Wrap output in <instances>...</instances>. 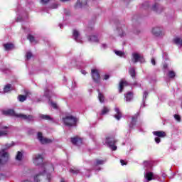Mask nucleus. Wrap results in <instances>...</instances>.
<instances>
[{
    "label": "nucleus",
    "instance_id": "obj_1",
    "mask_svg": "<svg viewBox=\"0 0 182 182\" xmlns=\"http://www.w3.org/2000/svg\"><path fill=\"white\" fill-rule=\"evenodd\" d=\"M3 113L6 115L15 116L16 117H18L19 119H22L23 120H26V122H33V116L26 115L25 114H16L13 109H8L6 111H4Z\"/></svg>",
    "mask_w": 182,
    "mask_h": 182
},
{
    "label": "nucleus",
    "instance_id": "obj_2",
    "mask_svg": "<svg viewBox=\"0 0 182 182\" xmlns=\"http://www.w3.org/2000/svg\"><path fill=\"white\" fill-rule=\"evenodd\" d=\"M50 181V174L43 173H38L34 177L35 182H49Z\"/></svg>",
    "mask_w": 182,
    "mask_h": 182
},
{
    "label": "nucleus",
    "instance_id": "obj_3",
    "mask_svg": "<svg viewBox=\"0 0 182 182\" xmlns=\"http://www.w3.org/2000/svg\"><path fill=\"white\" fill-rule=\"evenodd\" d=\"M117 32L118 36L120 38H124L127 35V26L124 24H119L117 28Z\"/></svg>",
    "mask_w": 182,
    "mask_h": 182
},
{
    "label": "nucleus",
    "instance_id": "obj_4",
    "mask_svg": "<svg viewBox=\"0 0 182 182\" xmlns=\"http://www.w3.org/2000/svg\"><path fill=\"white\" fill-rule=\"evenodd\" d=\"M6 149H2L0 151V166H2L7 163L9 159V154L5 151Z\"/></svg>",
    "mask_w": 182,
    "mask_h": 182
},
{
    "label": "nucleus",
    "instance_id": "obj_5",
    "mask_svg": "<svg viewBox=\"0 0 182 182\" xmlns=\"http://www.w3.org/2000/svg\"><path fill=\"white\" fill-rule=\"evenodd\" d=\"M63 122L65 126H75L76 124V122H77V119L73 116H68L65 118H63Z\"/></svg>",
    "mask_w": 182,
    "mask_h": 182
},
{
    "label": "nucleus",
    "instance_id": "obj_6",
    "mask_svg": "<svg viewBox=\"0 0 182 182\" xmlns=\"http://www.w3.org/2000/svg\"><path fill=\"white\" fill-rule=\"evenodd\" d=\"M151 33L154 36H156L157 38L164 36V31H163V28L158 26L152 28Z\"/></svg>",
    "mask_w": 182,
    "mask_h": 182
},
{
    "label": "nucleus",
    "instance_id": "obj_7",
    "mask_svg": "<svg viewBox=\"0 0 182 182\" xmlns=\"http://www.w3.org/2000/svg\"><path fill=\"white\" fill-rule=\"evenodd\" d=\"M117 141L114 140V138L112 137H107L105 143L107 146H109L112 150L116 151L117 150V146H114Z\"/></svg>",
    "mask_w": 182,
    "mask_h": 182
},
{
    "label": "nucleus",
    "instance_id": "obj_8",
    "mask_svg": "<svg viewBox=\"0 0 182 182\" xmlns=\"http://www.w3.org/2000/svg\"><path fill=\"white\" fill-rule=\"evenodd\" d=\"M33 164L41 166L43 163V156L41 154H35L33 157Z\"/></svg>",
    "mask_w": 182,
    "mask_h": 182
},
{
    "label": "nucleus",
    "instance_id": "obj_9",
    "mask_svg": "<svg viewBox=\"0 0 182 182\" xmlns=\"http://www.w3.org/2000/svg\"><path fill=\"white\" fill-rule=\"evenodd\" d=\"M92 78L95 83H100V74H99V70L93 69L91 70Z\"/></svg>",
    "mask_w": 182,
    "mask_h": 182
},
{
    "label": "nucleus",
    "instance_id": "obj_10",
    "mask_svg": "<svg viewBox=\"0 0 182 182\" xmlns=\"http://www.w3.org/2000/svg\"><path fill=\"white\" fill-rule=\"evenodd\" d=\"M132 62L134 63H137V62H140L141 63H144V58H143V56L140 55L138 53H133Z\"/></svg>",
    "mask_w": 182,
    "mask_h": 182
},
{
    "label": "nucleus",
    "instance_id": "obj_11",
    "mask_svg": "<svg viewBox=\"0 0 182 182\" xmlns=\"http://www.w3.org/2000/svg\"><path fill=\"white\" fill-rule=\"evenodd\" d=\"M37 139L39 140L40 143H42V144L52 142V140L46 139V138H43V135H42L41 132H38L37 134Z\"/></svg>",
    "mask_w": 182,
    "mask_h": 182
},
{
    "label": "nucleus",
    "instance_id": "obj_12",
    "mask_svg": "<svg viewBox=\"0 0 182 182\" xmlns=\"http://www.w3.org/2000/svg\"><path fill=\"white\" fill-rule=\"evenodd\" d=\"M73 38L76 42H78V43H82V38H80V34L77 30H73Z\"/></svg>",
    "mask_w": 182,
    "mask_h": 182
},
{
    "label": "nucleus",
    "instance_id": "obj_13",
    "mask_svg": "<svg viewBox=\"0 0 182 182\" xmlns=\"http://www.w3.org/2000/svg\"><path fill=\"white\" fill-rule=\"evenodd\" d=\"M144 178H146V181H151V180H154V174L153 172L146 171L144 173Z\"/></svg>",
    "mask_w": 182,
    "mask_h": 182
},
{
    "label": "nucleus",
    "instance_id": "obj_14",
    "mask_svg": "<svg viewBox=\"0 0 182 182\" xmlns=\"http://www.w3.org/2000/svg\"><path fill=\"white\" fill-rule=\"evenodd\" d=\"M153 134H154V136H156V137H159V138L166 137V132H164L163 131L153 132Z\"/></svg>",
    "mask_w": 182,
    "mask_h": 182
},
{
    "label": "nucleus",
    "instance_id": "obj_15",
    "mask_svg": "<svg viewBox=\"0 0 182 182\" xmlns=\"http://www.w3.org/2000/svg\"><path fill=\"white\" fill-rule=\"evenodd\" d=\"M71 142L73 144H75V146H80L82 144V139L79 137H74L71 139Z\"/></svg>",
    "mask_w": 182,
    "mask_h": 182
},
{
    "label": "nucleus",
    "instance_id": "obj_16",
    "mask_svg": "<svg viewBox=\"0 0 182 182\" xmlns=\"http://www.w3.org/2000/svg\"><path fill=\"white\" fill-rule=\"evenodd\" d=\"M116 114L114 115V117L117 119V120H120L122 119V112L118 107L114 108Z\"/></svg>",
    "mask_w": 182,
    "mask_h": 182
},
{
    "label": "nucleus",
    "instance_id": "obj_17",
    "mask_svg": "<svg viewBox=\"0 0 182 182\" xmlns=\"http://www.w3.org/2000/svg\"><path fill=\"white\" fill-rule=\"evenodd\" d=\"M124 86H127V82L124 80H121L119 85V92L122 93L123 92V89Z\"/></svg>",
    "mask_w": 182,
    "mask_h": 182
},
{
    "label": "nucleus",
    "instance_id": "obj_18",
    "mask_svg": "<svg viewBox=\"0 0 182 182\" xmlns=\"http://www.w3.org/2000/svg\"><path fill=\"white\" fill-rule=\"evenodd\" d=\"M139 117V114H136L132 119L131 124H129L130 129H132L133 126L136 125V122H137V117Z\"/></svg>",
    "mask_w": 182,
    "mask_h": 182
},
{
    "label": "nucleus",
    "instance_id": "obj_19",
    "mask_svg": "<svg viewBox=\"0 0 182 182\" xmlns=\"http://www.w3.org/2000/svg\"><path fill=\"white\" fill-rule=\"evenodd\" d=\"M126 102H130L133 99V93L128 92L125 95Z\"/></svg>",
    "mask_w": 182,
    "mask_h": 182
},
{
    "label": "nucleus",
    "instance_id": "obj_20",
    "mask_svg": "<svg viewBox=\"0 0 182 182\" xmlns=\"http://www.w3.org/2000/svg\"><path fill=\"white\" fill-rule=\"evenodd\" d=\"M98 99L100 103H105V95L98 90Z\"/></svg>",
    "mask_w": 182,
    "mask_h": 182
},
{
    "label": "nucleus",
    "instance_id": "obj_21",
    "mask_svg": "<svg viewBox=\"0 0 182 182\" xmlns=\"http://www.w3.org/2000/svg\"><path fill=\"white\" fill-rule=\"evenodd\" d=\"M173 42L176 45H178V46H182V38L177 37L173 39Z\"/></svg>",
    "mask_w": 182,
    "mask_h": 182
},
{
    "label": "nucleus",
    "instance_id": "obj_22",
    "mask_svg": "<svg viewBox=\"0 0 182 182\" xmlns=\"http://www.w3.org/2000/svg\"><path fill=\"white\" fill-rule=\"evenodd\" d=\"M4 47L5 48V50H11V49H14V44L6 43V44H4Z\"/></svg>",
    "mask_w": 182,
    "mask_h": 182
},
{
    "label": "nucleus",
    "instance_id": "obj_23",
    "mask_svg": "<svg viewBox=\"0 0 182 182\" xmlns=\"http://www.w3.org/2000/svg\"><path fill=\"white\" fill-rule=\"evenodd\" d=\"M88 41L90 42H99V38L96 36H91L88 37Z\"/></svg>",
    "mask_w": 182,
    "mask_h": 182
},
{
    "label": "nucleus",
    "instance_id": "obj_24",
    "mask_svg": "<svg viewBox=\"0 0 182 182\" xmlns=\"http://www.w3.org/2000/svg\"><path fill=\"white\" fill-rule=\"evenodd\" d=\"M12 90V85L10 84L6 85L4 88V93H8L9 92H11Z\"/></svg>",
    "mask_w": 182,
    "mask_h": 182
},
{
    "label": "nucleus",
    "instance_id": "obj_25",
    "mask_svg": "<svg viewBox=\"0 0 182 182\" xmlns=\"http://www.w3.org/2000/svg\"><path fill=\"white\" fill-rule=\"evenodd\" d=\"M22 157H23V154H22V152L18 151L16 156V160H18V161H21V160H22Z\"/></svg>",
    "mask_w": 182,
    "mask_h": 182
},
{
    "label": "nucleus",
    "instance_id": "obj_26",
    "mask_svg": "<svg viewBox=\"0 0 182 182\" xmlns=\"http://www.w3.org/2000/svg\"><path fill=\"white\" fill-rule=\"evenodd\" d=\"M70 173H72L73 174H79V173H80V170L76 168H71L70 169Z\"/></svg>",
    "mask_w": 182,
    "mask_h": 182
},
{
    "label": "nucleus",
    "instance_id": "obj_27",
    "mask_svg": "<svg viewBox=\"0 0 182 182\" xmlns=\"http://www.w3.org/2000/svg\"><path fill=\"white\" fill-rule=\"evenodd\" d=\"M27 38L31 43H37L36 40H35V37H33V36L28 35Z\"/></svg>",
    "mask_w": 182,
    "mask_h": 182
},
{
    "label": "nucleus",
    "instance_id": "obj_28",
    "mask_svg": "<svg viewBox=\"0 0 182 182\" xmlns=\"http://www.w3.org/2000/svg\"><path fill=\"white\" fill-rule=\"evenodd\" d=\"M167 76H168L171 79H173L176 77V73L173 70H170L168 72Z\"/></svg>",
    "mask_w": 182,
    "mask_h": 182
},
{
    "label": "nucleus",
    "instance_id": "obj_29",
    "mask_svg": "<svg viewBox=\"0 0 182 182\" xmlns=\"http://www.w3.org/2000/svg\"><path fill=\"white\" fill-rule=\"evenodd\" d=\"M109 112H110V109L107 107H104L102 110L101 114L102 115L107 114Z\"/></svg>",
    "mask_w": 182,
    "mask_h": 182
},
{
    "label": "nucleus",
    "instance_id": "obj_30",
    "mask_svg": "<svg viewBox=\"0 0 182 182\" xmlns=\"http://www.w3.org/2000/svg\"><path fill=\"white\" fill-rule=\"evenodd\" d=\"M159 8H160V6L158 4H155L152 6L151 10L155 11V12H159Z\"/></svg>",
    "mask_w": 182,
    "mask_h": 182
},
{
    "label": "nucleus",
    "instance_id": "obj_31",
    "mask_svg": "<svg viewBox=\"0 0 182 182\" xmlns=\"http://www.w3.org/2000/svg\"><path fill=\"white\" fill-rule=\"evenodd\" d=\"M129 75L132 76V77H135L136 76V70L134 68H131L129 69Z\"/></svg>",
    "mask_w": 182,
    "mask_h": 182
},
{
    "label": "nucleus",
    "instance_id": "obj_32",
    "mask_svg": "<svg viewBox=\"0 0 182 182\" xmlns=\"http://www.w3.org/2000/svg\"><path fill=\"white\" fill-rule=\"evenodd\" d=\"M150 6V4L149 2H144L141 4L142 9H148V8Z\"/></svg>",
    "mask_w": 182,
    "mask_h": 182
},
{
    "label": "nucleus",
    "instance_id": "obj_33",
    "mask_svg": "<svg viewBox=\"0 0 182 182\" xmlns=\"http://www.w3.org/2000/svg\"><path fill=\"white\" fill-rule=\"evenodd\" d=\"M105 161H105V160L97 159L96 160L95 166H100L102 164H105Z\"/></svg>",
    "mask_w": 182,
    "mask_h": 182
},
{
    "label": "nucleus",
    "instance_id": "obj_34",
    "mask_svg": "<svg viewBox=\"0 0 182 182\" xmlns=\"http://www.w3.org/2000/svg\"><path fill=\"white\" fill-rule=\"evenodd\" d=\"M114 53H115L117 56H121V57L124 56V52H123V51L114 50Z\"/></svg>",
    "mask_w": 182,
    "mask_h": 182
},
{
    "label": "nucleus",
    "instance_id": "obj_35",
    "mask_svg": "<svg viewBox=\"0 0 182 182\" xmlns=\"http://www.w3.org/2000/svg\"><path fill=\"white\" fill-rule=\"evenodd\" d=\"M43 170H45V169L50 170V171H53V170H54L53 165L46 166V167L43 166Z\"/></svg>",
    "mask_w": 182,
    "mask_h": 182
},
{
    "label": "nucleus",
    "instance_id": "obj_36",
    "mask_svg": "<svg viewBox=\"0 0 182 182\" xmlns=\"http://www.w3.org/2000/svg\"><path fill=\"white\" fill-rule=\"evenodd\" d=\"M41 119H43V120H50V116L49 115H44L41 114L40 115Z\"/></svg>",
    "mask_w": 182,
    "mask_h": 182
},
{
    "label": "nucleus",
    "instance_id": "obj_37",
    "mask_svg": "<svg viewBox=\"0 0 182 182\" xmlns=\"http://www.w3.org/2000/svg\"><path fill=\"white\" fill-rule=\"evenodd\" d=\"M18 99L19 102H25V100H26V96L19 95Z\"/></svg>",
    "mask_w": 182,
    "mask_h": 182
},
{
    "label": "nucleus",
    "instance_id": "obj_38",
    "mask_svg": "<svg viewBox=\"0 0 182 182\" xmlns=\"http://www.w3.org/2000/svg\"><path fill=\"white\" fill-rule=\"evenodd\" d=\"M8 134V130H0V137L2 136H6Z\"/></svg>",
    "mask_w": 182,
    "mask_h": 182
},
{
    "label": "nucleus",
    "instance_id": "obj_39",
    "mask_svg": "<svg viewBox=\"0 0 182 182\" xmlns=\"http://www.w3.org/2000/svg\"><path fill=\"white\" fill-rule=\"evenodd\" d=\"M174 119L176 122H181V117L178 114H175Z\"/></svg>",
    "mask_w": 182,
    "mask_h": 182
},
{
    "label": "nucleus",
    "instance_id": "obj_40",
    "mask_svg": "<svg viewBox=\"0 0 182 182\" xmlns=\"http://www.w3.org/2000/svg\"><path fill=\"white\" fill-rule=\"evenodd\" d=\"M50 105L53 107V109H56L58 107V105L53 102H50Z\"/></svg>",
    "mask_w": 182,
    "mask_h": 182
},
{
    "label": "nucleus",
    "instance_id": "obj_41",
    "mask_svg": "<svg viewBox=\"0 0 182 182\" xmlns=\"http://www.w3.org/2000/svg\"><path fill=\"white\" fill-rule=\"evenodd\" d=\"M75 8H83V4H82V3L78 1V2H77V4L75 5Z\"/></svg>",
    "mask_w": 182,
    "mask_h": 182
},
{
    "label": "nucleus",
    "instance_id": "obj_42",
    "mask_svg": "<svg viewBox=\"0 0 182 182\" xmlns=\"http://www.w3.org/2000/svg\"><path fill=\"white\" fill-rule=\"evenodd\" d=\"M31 58H32V53L28 52V53H26V59H27V60H29V59H31Z\"/></svg>",
    "mask_w": 182,
    "mask_h": 182
},
{
    "label": "nucleus",
    "instance_id": "obj_43",
    "mask_svg": "<svg viewBox=\"0 0 182 182\" xmlns=\"http://www.w3.org/2000/svg\"><path fill=\"white\" fill-rule=\"evenodd\" d=\"M144 166H148V167H151V164H150V162H149V161H145L144 162Z\"/></svg>",
    "mask_w": 182,
    "mask_h": 182
},
{
    "label": "nucleus",
    "instance_id": "obj_44",
    "mask_svg": "<svg viewBox=\"0 0 182 182\" xmlns=\"http://www.w3.org/2000/svg\"><path fill=\"white\" fill-rule=\"evenodd\" d=\"M148 95H149V93H148L146 91H145V92H144V95H143V100H144L147 98Z\"/></svg>",
    "mask_w": 182,
    "mask_h": 182
},
{
    "label": "nucleus",
    "instance_id": "obj_45",
    "mask_svg": "<svg viewBox=\"0 0 182 182\" xmlns=\"http://www.w3.org/2000/svg\"><path fill=\"white\" fill-rule=\"evenodd\" d=\"M151 63H152V65H154V66H156V60L154 59V58H152L151 59Z\"/></svg>",
    "mask_w": 182,
    "mask_h": 182
},
{
    "label": "nucleus",
    "instance_id": "obj_46",
    "mask_svg": "<svg viewBox=\"0 0 182 182\" xmlns=\"http://www.w3.org/2000/svg\"><path fill=\"white\" fill-rule=\"evenodd\" d=\"M120 163L122 166H126V164H127L126 162H124V160L122 159L120 160Z\"/></svg>",
    "mask_w": 182,
    "mask_h": 182
},
{
    "label": "nucleus",
    "instance_id": "obj_47",
    "mask_svg": "<svg viewBox=\"0 0 182 182\" xmlns=\"http://www.w3.org/2000/svg\"><path fill=\"white\" fill-rule=\"evenodd\" d=\"M155 141H156V143H157V144L160 143V141H161L160 138L156 137V138H155Z\"/></svg>",
    "mask_w": 182,
    "mask_h": 182
},
{
    "label": "nucleus",
    "instance_id": "obj_48",
    "mask_svg": "<svg viewBox=\"0 0 182 182\" xmlns=\"http://www.w3.org/2000/svg\"><path fill=\"white\" fill-rule=\"evenodd\" d=\"M109 77H110V76H109V75H104V80H107L109 79Z\"/></svg>",
    "mask_w": 182,
    "mask_h": 182
},
{
    "label": "nucleus",
    "instance_id": "obj_49",
    "mask_svg": "<svg viewBox=\"0 0 182 182\" xmlns=\"http://www.w3.org/2000/svg\"><path fill=\"white\" fill-rule=\"evenodd\" d=\"M11 146H12V144H6V149H9V147H11Z\"/></svg>",
    "mask_w": 182,
    "mask_h": 182
},
{
    "label": "nucleus",
    "instance_id": "obj_50",
    "mask_svg": "<svg viewBox=\"0 0 182 182\" xmlns=\"http://www.w3.org/2000/svg\"><path fill=\"white\" fill-rule=\"evenodd\" d=\"M49 2V0H41L42 4H48Z\"/></svg>",
    "mask_w": 182,
    "mask_h": 182
},
{
    "label": "nucleus",
    "instance_id": "obj_51",
    "mask_svg": "<svg viewBox=\"0 0 182 182\" xmlns=\"http://www.w3.org/2000/svg\"><path fill=\"white\" fill-rule=\"evenodd\" d=\"M56 8H58V4H54L52 6L53 9H56Z\"/></svg>",
    "mask_w": 182,
    "mask_h": 182
},
{
    "label": "nucleus",
    "instance_id": "obj_52",
    "mask_svg": "<svg viewBox=\"0 0 182 182\" xmlns=\"http://www.w3.org/2000/svg\"><path fill=\"white\" fill-rule=\"evenodd\" d=\"M81 73L82 74V75H86V73H87L86 71H85V70H82L81 71Z\"/></svg>",
    "mask_w": 182,
    "mask_h": 182
},
{
    "label": "nucleus",
    "instance_id": "obj_53",
    "mask_svg": "<svg viewBox=\"0 0 182 182\" xmlns=\"http://www.w3.org/2000/svg\"><path fill=\"white\" fill-rule=\"evenodd\" d=\"M167 68H168L167 64H164V69H167Z\"/></svg>",
    "mask_w": 182,
    "mask_h": 182
},
{
    "label": "nucleus",
    "instance_id": "obj_54",
    "mask_svg": "<svg viewBox=\"0 0 182 182\" xmlns=\"http://www.w3.org/2000/svg\"><path fill=\"white\" fill-rule=\"evenodd\" d=\"M62 2H66L68 1H70V0H60Z\"/></svg>",
    "mask_w": 182,
    "mask_h": 182
},
{
    "label": "nucleus",
    "instance_id": "obj_55",
    "mask_svg": "<svg viewBox=\"0 0 182 182\" xmlns=\"http://www.w3.org/2000/svg\"><path fill=\"white\" fill-rule=\"evenodd\" d=\"M6 129H8L7 127H3V130H6Z\"/></svg>",
    "mask_w": 182,
    "mask_h": 182
},
{
    "label": "nucleus",
    "instance_id": "obj_56",
    "mask_svg": "<svg viewBox=\"0 0 182 182\" xmlns=\"http://www.w3.org/2000/svg\"><path fill=\"white\" fill-rule=\"evenodd\" d=\"M102 46H103V48H106L107 46H106V44H103Z\"/></svg>",
    "mask_w": 182,
    "mask_h": 182
},
{
    "label": "nucleus",
    "instance_id": "obj_57",
    "mask_svg": "<svg viewBox=\"0 0 182 182\" xmlns=\"http://www.w3.org/2000/svg\"><path fill=\"white\" fill-rule=\"evenodd\" d=\"M60 182H65V180L64 179H61Z\"/></svg>",
    "mask_w": 182,
    "mask_h": 182
},
{
    "label": "nucleus",
    "instance_id": "obj_58",
    "mask_svg": "<svg viewBox=\"0 0 182 182\" xmlns=\"http://www.w3.org/2000/svg\"><path fill=\"white\" fill-rule=\"evenodd\" d=\"M17 21H18V22H21V19H19V18H18Z\"/></svg>",
    "mask_w": 182,
    "mask_h": 182
},
{
    "label": "nucleus",
    "instance_id": "obj_59",
    "mask_svg": "<svg viewBox=\"0 0 182 182\" xmlns=\"http://www.w3.org/2000/svg\"><path fill=\"white\" fill-rule=\"evenodd\" d=\"M62 26H63L62 24H60V28H62Z\"/></svg>",
    "mask_w": 182,
    "mask_h": 182
}]
</instances>
